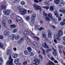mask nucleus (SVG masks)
Listing matches in <instances>:
<instances>
[{
    "label": "nucleus",
    "instance_id": "1",
    "mask_svg": "<svg viewBox=\"0 0 65 65\" xmlns=\"http://www.w3.org/2000/svg\"><path fill=\"white\" fill-rule=\"evenodd\" d=\"M18 8L19 9L20 12L22 15H25V14H27V10L25 9L21 8V7L20 6L18 7Z\"/></svg>",
    "mask_w": 65,
    "mask_h": 65
},
{
    "label": "nucleus",
    "instance_id": "2",
    "mask_svg": "<svg viewBox=\"0 0 65 65\" xmlns=\"http://www.w3.org/2000/svg\"><path fill=\"white\" fill-rule=\"evenodd\" d=\"M36 15L35 14H33L32 15L31 17V22H30L29 23L31 26L33 25V24L35 23V19H34V18H36Z\"/></svg>",
    "mask_w": 65,
    "mask_h": 65
},
{
    "label": "nucleus",
    "instance_id": "3",
    "mask_svg": "<svg viewBox=\"0 0 65 65\" xmlns=\"http://www.w3.org/2000/svg\"><path fill=\"white\" fill-rule=\"evenodd\" d=\"M9 60L6 63V65H14V64L12 62V59L11 58V55H10L9 57Z\"/></svg>",
    "mask_w": 65,
    "mask_h": 65
},
{
    "label": "nucleus",
    "instance_id": "4",
    "mask_svg": "<svg viewBox=\"0 0 65 65\" xmlns=\"http://www.w3.org/2000/svg\"><path fill=\"white\" fill-rule=\"evenodd\" d=\"M33 63H35L33 64H31L30 65H38L39 64V60L37 58H35L33 61Z\"/></svg>",
    "mask_w": 65,
    "mask_h": 65
},
{
    "label": "nucleus",
    "instance_id": "5",
    "mask_svg": "<svg viewBox=\"0 0 65 65\" xmlns=\"http://www.w3.org/2000/svg\"><path fill=\"white\" fill-rule=\"evenodd\" d=\"M34 8L35 10H39L40 11H41V8L40 6H37L35 4H34Z\"/></svg>",
    "mask_w": 65,
    "mask_h": 65
},
{
    "label": "nucleus",
    "instance_id": "6",
    "mask_svg": "<svg viewBox=\"0 0 65 65\" xmlns=\"http://www.w3.org/2000/svg\"><path fill=\"white\" fill-rule=\"evenodd\" d=\"M16 18H17L16 20L17 23L18 22V21H19L20 23H23V22H24L23 20V19L21 18L19 16H17Z\"/></svg>",
    "mask_w": 65,
    "mask_h": 65
},
{
    "label": "nucleus",
    "instance_id": "7",
    "mask_svg": "<svg viewBox=\"0 0 65 65\" xmlns=\"http://www.w3.org/2000/svg\"><path fill=\"white\" fill-rule=\"evenodd\" d=\"M3 12L5 15H9L10 13V11L8 10H4Z\"/></svg>",
    "mask_w": 65,
    "mask_h": 65
},
{
    "label": "nucleus",
    "instance_id": "8",
    "mask_svg": "<svg viewBox=\"0 0 65 65\" xmlns=\"http://www.w3.org/2000/svg\"><path fill=\"white\" fill-rule=\"evenodd\" d=\"M48 37L49 38H51L52 37V32H51V31L50 30H48Z\"/></svg>",
    "mask_w": 65,
    "mask_h": 65
},
{
    "label": "nucleus",
    "instance_id": "9",
    "mask_svg": "<svg viewBox=\"0 0 65 65\" xmlns=\"http://www.w3.org/2000/svg\"><path fill=\"white\" fill-rule=\"evenodd\" d=\"M4 34L6 36H8L9 35V32L7 30L5 31L4 32Z\"/></svg>",
    "mask_w": 65,
    "mask_h": 65
},
{
    "label": "nucleus",
    "instance_id": "10",
    "mask_svg": "<svg viewBox=\"0 0 65 65\" xmlns=\"http://www.w3.org/2000/svg\"><path fill=\"white\" fill-rule=\"evenodd\" d=\"M54 13L56 16L57 17V18H58L59 17V12L57 10H55L54 12Z\"/></svg>",
    "mask_w": 65,
    "mask_h": 65
},
{
    "label": "nucleus",
    "instance_id": "11",
    "mask_svg": "<svg viewBox=\"0 0 65 65\" xmlns=\"http://www.w3.org/2000/svg\"><path fill=\"white\" fill-rule=\"evenodd\" d=\"M63 6V8H64V9H65V4L63 3H62L60 4L59 5L60 7H62Z\"/></svg>",
    "mask_w": 65,
    "mask_h": 65
},
{
    "label": "nucleus",
    "instance_id": "12",
    "mask_svg": "<svg viewBox=\"0 0 65 65\" xmlns=\"http://www.w3.org/2000/svg\"><path fill=\"white\" fill-rule=\"evenodd\" d=\"M43 46L44 47V48H50L47 46V44H46V43L44 42V44L43 45Z\"/></svg>",
    "mask_w": 65,
    "mask_h": 65
},
{
    "label": "nucleus",
    "instance_id": "13",
    "mask_svg": "<svg viewBox=\"0 0 65 65\" xmlns=\"http://www.w3.org/2000/svg\"><path fill=\"white\" fill-rule=\"evenodd\" d=\"M60 24L61 26H64L65 24V19H64L63 20V22H61L60 23Z\"/></svg>",
    "mask_w": 65,
    "mask_h": 65
},
{
    "label": "nucleus",
    "instance_id": "14",
    "mask_svg": "<svg viewBox=\"0 0 65 65\" xmlns=\"http://www.w3.org/2000/svg\"><path fill=\"white\" fill-rule=\"evenodd\" d=\"M54 6H51L49 8V10L50 11H54Z\"/></svg>",
    "mask_w": 65,
    "mask_h": 65
},
{
    "label": "nucleus",
    "instance_id": "15",
    "mask_svg": "<svg viewBox=\"0 0 65 65\" xmlns=\"http://www.w3.org/2000/svg\"><path fill=\"white\" fill-rule=\"evenodd\" d=\"M54 2L56 4H59L60 2L59 0H55Z\"/></svg>",
    "mask_w": 65,
    "mask_h": 65
},
{
    "label": "nucleus",
    "instance_id": "16",
    "mask_svg": "<svg viewBox=\"0 0 65 65\" xmlns=\"http://www.w3.org/2000/svg\"><path fill=\"white\" fill-rule=\"evenodd\" d=\"M59 11L60 12L62 13L63 14H65V10L60 9L59 10Z\"/></svg>",
    "mask_w": 65,
    "mask_h": 65
},
{
    "label": "nucleus",
    "instance_id": "17",
    "mask_svg": "<svg viewBox=\"0 0 65 65\" xmlns=\"http://www.w3.org/2000/svg\"><path fill=\"white\" fill-rule=\"evenodd\" d=\"M7 55H9L10 54V53L11 52V50H8L7 51Z\"/></svg>",
    "mask_w": 65,
    "mask_h": 65
},
{
    "label": "nucleus",
    "instance_id": "18",
    "mask_svg": "<svg viewBox=\"0 0 65 65\" xmlns=\"http://www.w3.org/2000/svg\"><path fill=\"white\" fill-rule=\"evenodd\" d=\"M19 62V59L17 58L15 59V60L14 61V63L15 64H18V63H19V62Z\"/></svg>",
    "mask_w": 65,
    "mask_h": 65
},
{
    "label": "nucleus",
    "instance_id": "19",
    "mask_svg": "<svg viewBox=\"0 0 65 65\" xmlns=\"http://www.w3.org/2000/svg\"><path fill=\"white\" fill-rule=\"evenodd\" d=\"M23 34L24 35H29V32L26 31H25L23 32Z\"/></svg>",
    "mask_w": 65,
    "mask_h": 65
},
{
    "label": "nucleus",
    "instance_id": "20",
    "mask_svg": "<svg viewBox=\"0 0 65 65\" xmlns=\"http://www.w3.org/2000/svg\"><path fill=\"white\" fill-rule=\"evenodd\" d=\"M32 44L34 46L36 47H38V46L37 45V43H36L35 42H33L32 43Z\"/></svg>",
    "mask_w": 65,
    "mask_h": 65
},
{
    "label": "nucleus",
    "instance_id": "21",
    "mask_svg": "<svg viewBox=\"0 0 65 65\" xmlns=\"http://www.w3.org/2000/svg\"><path fill=\"white\" fill-rule=\"evenodd\" d=\"M11 36H12V37L11 38V39L13 40L14 39V38H15V37L17 36L14 34H13Z\"/></svg>",
    "mask_w": 65,
    "mask_h": 65
},
{
    "label": "nucleus",
    "instance_id": "22",
    "mask_svg": "<svg viewBox=\"0 0 65 65\" xmlns=\"http://www.w3.org/2000/svg\"><path fill=\"white\" fill-rule=\"evenodd\" d=\"M58 33L59 35H63V32L62 30H59L58 31Z\"/></svg>",
    "mask_w": 65,
    "mask_h": 65
},
{
    "label": "nucleus",
    "instance_id": "23",
    "mask_svg": "<svg viewBox=\"0 0 65 65\" xmlns=\"http://www.w3.org/2000/svg\"><path fill=\"white\" fill-rule=\"evenodd\" d=\"M53 50L54 51L53 52V54L54 55V56H56L57 55V51H56V50L55 49H54Z\"/></svg>",
    "mask_w": 65,
    "mask_h": 65
},
{
    "label": "nucleus",
    "instance_id": "24",
    "mask_svg": "<svg viewBox=\"0 0 65 65\" xmlns=\"http://www.w3.org/2000/svg\"><path fill=\"white\" fill-rule=\"evenodd\" d=\"M13 57L14 58H17L18 56V54H14L12 55Z\"/></svg>",
    "mask_w": 65,
    "mask_h": 65
},
{
    "label": "nucleus",
    "instance_id": "25",
    "mask_svg": "<svg viewBox=\"0 0 65 65\" xmlns=\"http://www.w3.org/2000/svg\"><path fill=\"white\" fill-rule=\"evenodd\" d=\"M24 54L25 55H29V52H28V51L26 50L24 52Z\"/></svg>",
    "mask_w": 65,
    "mask_h": 65
},
{
    "label": "nucleus",
    "instance_id": "26",
    "mask_svg": "<svg viewBox=\"0 0 65 65\" xmlns=\"http://www.w3.org/2000/svg\"><path fill=\"white\" fill-rule=\"evenodd\" d=\"M27 49L29 53H30V52L32 51V49H31V47H28Z\"/></svg>",
    "mask_w": 65,
    "mask_h": 65
},
{
    "label": "nucleus",
    "instance_id": "27",
    "mask_svg": "<svg viewBox=\"0 0 65 65\" xmlns=\"http://www.w3.org/2000/svg\"><path fill=\"white\" fill-rule=\"evenodd\" d=\"M10 28H16V26L15 25H11L10 26Z\"/></svg>",
    "mask_w": 65,
    "mask_h": 65
},
{
    "label": "nucleus",
    "instance_id": "28",
    "mask_svg": "<svg viewBox=\"0 0 65 65\" xmlns=\"http://www.w3.org/2000/svg\"><path fill=\"white\" fill-rule=\"evenodd\" d=\"M50 18H52V15L51 13H49L47 15Z\"/></svg>",
    "mask_w": 65,
    "mask_h": 65
},
{
    "label": "nucleus",
    "instance_id": "29",
    "mask_svg": "<svg viewBox=\"0 0 65 65\" xmlns=\"http://www.w3.org/2000/svg\"><path fill=\"white\" fill-rule=\"evenodd\" d=\"M32 38L34 39V38L36 39H37V41H39V38L35 36H34V37H32Z\"/></svg>",
    "mask_w": 65,
    "mask_h": 65
},
{
    "label": "nucleus",
    "instance_id": "30",
    "mask_svg": "<svg viewBox=\"0 0 65 65\" xmlns=\"http://www.w3.org/2000/svg\"><path fill=\"white\" fill-rule=\"evenodd\" d=\"M17 42L18 44H22L23 43V42H21L20 40H19L17 41Z\"/></svg>",
    "mask_w": 65,
    "mask_h": 65
},
{
    "label": "nucleus",
    "instance_id": "31",
    "mask_svg": "<svg viewBox=\"0 0 65 65\" xmlns=\"http://www.w3.org/2000/svg\"><path fill=\"white\" fill-rule=\"evenodd\" d=\"M15 39L16 40H19L20 39V36H19V35H18V36L15 37Z\"/></svg>",
    "mask_w": 65,
    "mask_h": 65
},
{
    "label": "nucleus",
    "instance_id": "32",
    "mask_svg": "<svg viewBox=\"0 0 65 65\" xmlns=\"http://www.w3.org/2000/svg\"><path fill=\"white\" fill-rule=\"evenodd\" d=\"M25 40V38L24 37L20 39V40L22 42H23Z\"/></svg>",
    "mask_w": 65,
    "mask_h": 65
},
{
    "label": "nucleus",
    "instance_id": "33",
    "mask_svg": "<svg viewBox=\"0 0 65 65\" xmlns=\"http://www.w3.org/2000/svg\"><path fill=\"white\" fill-rule=\"evenodd\" d=\"M30 20V17H29L27 16L26 18V20L27 21H29Z\"/></svg>",
    "mask_w": 65,
    "mask_h": 65
},
{
    "label": "nucleus",
    "instance_id": "34",
    "mask_svg": "<svg viewBox=\"0 0 65 65\" xmlns=\"http://www.w3.org/2000/svg\"><path fill=\"white\" fill-rule=\"evenodd\" d=\"M18 31V29H15L13 30V33H16Z\"/></svg>",
    "mask_w": 65,
    "mask_h": 65
},
{
    "label": "nucleus",
    "instance_id": "35",
    "mask_svg": "<svg viewBox=\"0 0 65 65\" xmlns=\"http://www.w3.org/2000/svg\"><path fill=\"white\" fill-rule=\"evenodd\" d=\"M12 23V21L10 19L8 21V23L9 24H11Z\"/></svg>",
    "mask_w": 65,
    "mask_h": 65
},
{
    "label": "nucleus",
    "instance_id": "36",
    "mask_svg": "<svg viewBox=\"0 0 65 65\" xmlns=\"http://www.w3.org/2000/svg\"><path fill=\"white\" fill-rule=\"evenodd\" d=\"M1 8L2 9H6V8L5 7V6L4 5H2L1 6Z\"/></svg>",
    "mask_w": 65,
    "mask_h": 65
},
{
    "label": "nucleus",
    "instance_id": "37",
    "mask_svg": "<svg viewBox=\"0 0 65 65\" xmlns=\"http://www.w3.org/2000/svg\"><path fill=\"white\" fill-rule=\"evenodd\" d=\"M41 49H42V51H43V55H45V50H44V49H42V48H41Z\"/></svg>",
    "mask_w": 65,
    "mask_h": 65
},
{
    "label": "nucleus",
    "instance_id": "38",
    "mask_svg": "<svg viewBox=\"0 0 65 65\" xmlns=\"http://www.w3.org/2000/svg\"><path fill=\"white\" fill-rule=\"evenodd\" d=\"M25 3H26L24 1H22L21 2V4L22 5H25Z\"/></svg>",
    "mask_w": 65,
    "mask_h": 65
},
{
    "label": "nucleus",
    "instance_id": "39",
    "mask_svg": "<svg viewBox=\"0 0 65 65\" xmlns=\"http://www.w3.org/2000/svg\"><path fill=\"white\" fill-rule=\"evenodd\" d=\"M25 38H27L29 42H30V41H31V40H30L29 38V37H27V36H26L25 37Z\"/></svg>",
    "mask_w": 65,
    "mask_h": 65
},
{
    "label": "nucleus",
    "instance_id": "40",
    "mask_svg": "<svg viewBox=\"0 0 65 65\" xmlns=\"http://www.w3.org/2000/svg\"><path fill=\"white\" fill-rule=\"evenodd\" d=\"M39 31H42V30H44L45 29L43 28L42 27H41L40 28H39Z\"/></svg>",
    "mask_w": 65,
    "mask_h": 65
},
{
    "label": "nucleus",
    "instance_id": "41",
    "mask_svg": "<svg viewBox=\"0 0 65 65\" xmlns=\"http://www.w3.org/2000/svg\"><path fill=\"white\" fill-rule=\"evenodd\" d=\"M56 39H57V40L58 41H59L60 42V41H61V39H60V38H58V37L56 38Z\"/></svg>",
    "mask_w": 65,
    "mask_h": 65
},
{
    "label": "nucleus",
    "instance_id": "42",
    "mask_svg": "<svg viewBox=\"0 0 65 65\" xmlns=\"http://www.w3.org/2000/svg\"><path fill=\"white\" fill-rule=\"evenodd\" d=\"M0 38L1 39H3L4 38V37L3 36L1 35L0 36Z\"/></svg>",
    "mask_w": 65,
    "mask_h": 65
},
{
    "label": "nucleus",
    "instance_id": "43",
    "mask_svg": "<svg viewBox=\"0 0 65 65\" xmlns=\"http://www.w3.org/2000/svg\"><path fill=\"white\" fill-rule=\"evenodd\" d=\"M3 26L6 28H7V25H6L5 24H3Z\"/></svg>",
    "mask_w": 65,
    "mask_h": 65
},
{
    "label": "nucleus",
    "instance_id": "44",
    "mask_svg": "<svg viewBox=\"0 0 65 65\" xmlns=\"http://www.w3.org/2000/svg\"><path fill=\"white\" fill-rule=\"evenodd\" d=\"M45 18H46V21H50V18H49L48 17H46Z\"/></svg>",
    "mask_w": 65,
    "mask_h": 65
},
{
    "label": "nucleus",
    "instance_id": "45",
    "mask_svg": "<svg viewBox=\"0 0 65 65\" xmlns=\"http://www.w3.org/2000/svg\"><path fill=\"white\" fill-rule=\"evenodd\" d=\"M3 47V45L2 44H1L0 43V48H2Z\"/></svg>",
    "mask_w": 65,
    "mask_h": 65
},
{
    "label": "nucleus",
    "instance_id": "46",
    "mask_svg": "<svg viewBox=\"0 0 65 65\" xmlns=\"http://www.w3.org/2000/svg\"><path fill=\"white\" fill-rule=\"evenodd\" d=\"M58 20L59 21H61L62 20V18H61V17H58Z\"/></svg>",
    "mask_w": 65,
    "mask_h": 65
},
{
    "label": "nucleus",
    "instance_id": "47",
    "mask_svg": "<svg viewBox=\"0 0 65 65\" xmlns=\"http://www.w3.org/2000/svg\"><path fill=\"white\" fill-rule=\"evenodd\" d=\"M44 8H45L46 10H48L49 9V7H44Z\"/></svg>",
    "mask_w": 65,
    "mask_h": 65
},
{
    "label": "nucleus",
    "instance_id": "48",
    "mask_svg": "<svg viewBox=\"0 0 65 65\" xmlns=\"http://www.w3.org/2000/svg\"><path fill=\"white\" fill-rule=\"evenodd\" d=\"M54 42L56 44H57V40L54 39Z\"/></svg>",
    "mask_w": 65,
    "mask_h": 65
},
{
    "label": "nucleus",
    "instance_id": "49",
    "mask_svg": "<svg viewBox=\"0 0 65 65\" xmlns=\"http://www.w3.org/2000/svg\"><path fill=\"white\" fill-rule=\"evenodd\" d=\"M51 59L52 61H54L55 60V59L53 57H52L51 58Z\"/></svg>",
    "mask_w": 65,
    "mask_h": 65
},
{
    "label": "nucleus",
    "instance_id": "50",
    "mask_svg": "<svg viewBox=\"0 0 65 65\" xmlns=\"http://www.w3.org/2000/svg\"><path fill=\"white\" fill-rule=\"evenodd\" d=\"M44 4L45 5H46V6H48V4L47 2H45L44 3Z\"/></svg>",
    "mask_w": 65,
    "mask_h": 65
},
{
    "label": "nucleus",
    "instance_id": "51",
    "mask_svg": "<svg viewBox=\"0 0 65 65\" xmlns=\"http://www.w3.org/2000/svg\"><path fill=\"white\" fill-rule=\"evenodd\" d=\"M27 62L26 61H25L23 63V65H25L26 64H27Z\"/></svg>",
    "mask_w": 65,
    "mask_h": 65
},
{
    "label": "nucleus",
    "instance_id": "52",
    "mask_svg": "<svg viewBox=\"0 0 65 65\" xmlns=\"http://www.w3.org/2000/svg\"><path fill=\"white\" fill-rule=\"evenodd\" d=\"M42 36L43 38H45V37H46V35L45 34H44Z\"/></svg>",
    "mask_w": 65,
    "mask_h": 65
},
{
    "label": "nucleus",
    "instance_id": "53",
    "mask_svg": "<svg viewBox=\"0 0 65 65\" xmlns=\"http://www.w3.org/2000/svg\"><path fill=\"white\" fill-rule=\"evenodd\" d=\"M2 23H4V24H6V21L3 20L2 21Z\"/></svg>",
    "mask_w": 65,
    "mask_h": 65
},
{
    "label": "nucleus",
    "instance_id": "54",
    "mask_svg": "<svg viewBox=\"0 0 65 65\" xmlns=\"http://www.w3.org/2000/svg\"><path fill=\"white\" fill-rule=\"evenodd\" d=\"M47 52H50V51H52V49H47Z\"/></svg>",
    "mask_w": 65,
    "mask_h": 65
},
{
    "label": "nucleus",
    "instance_id": "55",
    "mask_svg": "<svg viewBox=\"0 0 65 65\" xmlns=\"http://www.w3.org/2000/svg\"><path fill=\"white\" fill-rule=\"evenodd\" d=\"M43 15L44 16V17H46L47 15V14H46V13H44L43 12Z\"/></svg>",
    "mask_w": 65,
    "mask_h": 65
},
{
    "label": "nucleus",
    "instance_id": "56",
    "mask_svg": "<svg viewBox=\"0 0 65 65\" xmlns=\"http://www.w3.org/2000/svg\"><path fill=\"white\" fill-rule=\"evenodd\" d=\"M39 57H40V58H41V60H42V56H41V55H39Z\"/></svg>",
    "mask_w": 65,
    "mask_h": 65
},
{
    "label": "nucleus",
    "instance_id": "57",
    "mask_svg": "<svg viewBox=\"0 0 65 65\" xmlns=\"http://www.w3.org/2000/svg\"><path fill=\"white\" fill-rule=\"evenodd\" d=\"M26 62L27 63H30V61L29 59H27L26 61Z\"/></svg>",
    "mask_w": 65,
    "mask_h": 65
},
{
    "label": "nucleus",
    "instance_id": "58",
    "mask_svg": "<svg viewBox=\"0 0 65 65\" xmlns=\"http://www.w3.org/2000/svg\"><path fill=\"white\" fill-rule=\"evenodd\" d=\"M59 53H60V54H62V51H61V50H59Z\"/></svg>",
    "mask_w": 65,
    "mask_h": 65
},
{
    "label": "nucleus",
    "instance_id": "59",
    "mask_svg": "<svg viewBox=\"0 0 65 65\" xmlns=\"http://www.w3.org/2000/svg\"><path fill=\"white\" fill-rule=\"evenodd\" d=\"M30 55L31 56H33V53L32 52H31L30 53Z\"/></svg>",
    "mask_w": 65,
    "mask_h": 65
},
{
    "label": "nucleus",
    "instance_id": "60",
    "mask_svg": "<svg viewBox=\"0 0 65 65\" xmlns=\"http://www.w3.org/2000/svg\"><path fill=\"white\" fill-rule=\"evenodd\" d=\"M55 63H57V64H58V61L56 60H54V61Z\"/></svg>",
    "mask_w": 65,
    "mask_h": 65
},
{
    "label": "nucleus",
    "instance_id": "61",
    "mask_svg": "<svg viewBox=\"0 0 65 65\" xmlns=\"http://www.w3.org/2000/svg\"><path fill=\"white\" fill-rule=\"evenodd\" d=\"M34 1L35 2H36V3H38V1L37 0H34Z\"/></svg>",
    "mask_w": 65,
    "mask_h": 65
},
{
    "label": "nucleus",
    "instance_id": "62",
    "mask_svg": "<svg viewBox=\"0 0 65 65\" xmlns=\"http://www.w3.org/2000/svg\"><path fill=\"white\" fill-rule=\"evenodd\" d=\"M59 2L61 3V2H63V0H59Z\"/></svg>",
    "mask_w": 65,
    "mask_h": 65
},
{
    "label": "nucleus",
    "instance_id": "63",
    "mask_svg": "<svg viewBox=\"0 0 65 65\" xmlns=\"http://www.w3.org/2000/svg\"><path fill=\"white\" fill-rule=\"evenodd\" d=\"M13 50L14 51H17V48H13Z\"/></svg>",
    "mask_w": 65,
    "mask_h": 65
},
{
    "label": "nucleus",
    "instance_id": "64",
    "mask_svg": "<svg viewBox=\"0 0 65 65\" xmlns=\"http://www.w3.org/2000/svg\"><path fill=\"white\" fill-rule=\"evenodd\" d=\"M0 62H2L3 61V59L2 58H0Z\"/></svg>",
    "mask_w": 65,
    "mask_h": 65
}]
</instances>
